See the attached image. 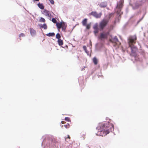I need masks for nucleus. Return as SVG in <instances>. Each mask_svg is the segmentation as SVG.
Listing matches in <instances>:
<instances>
[{"label": "nucleus", "mask_w": 148, "mask_h": 148, "mask_svg": "<svg viewBox=\"0 0 148 148\" xmlns=\"http://www.w3.org/2000/svg\"><path fill=\"white\" fill-rule=\"evenodd\" d=\"M110 125L111 127L110 128V129H106L107 126H105L104 124H99L97 128V129L98 130V132L96 134L99 136H104L107 134H108L110 131H112L114 130L113 125L111 124Z\"/></svg>", "instance_id": "f257e3e1"}, {"label": "nucleus", "mask_w": 148, "mask_h": 148, "mask_svg": "<svg viewBox=\"0 0 148 148\" xmlns=\"http://www.w3.org/2000/svg\"><path fill=\"white\" fill-rule=\"evenodd\" d=\"M136 36H135L130 37L128 39V43L129 47L131 48V52L132 53H135L137 50L136 47L134 45V44L136 42Z\"/></svg>", "instance_id": "f03ea898"}, {"label": "nucleus", "mask_w": 148, "mask_h": 148, "mask_svg": "<svg viewBox=\"0 0 148 148\" xmlns=\"http://www.w3.org/2000/svg\"><path fill=\"white\" fill-rule=\"evenodd\" d=\"M112 15V14H111L108 17V18H104L100 23L99 27L101 29H103L104 27L107 25L108 22V18H110Z\"/></svg>", "instance_id": "7ed1b4c3"}, {"label": "nucleus", "mask_w": 148, "mask_h": 148, "mask_svg": "<svg viewBox=\"0 0 148 148\" xmlns=\"http://www.w3.org/2000/svg\"><path fill=\"white\" fill-rule=\"evenodd\" d=\"M112 15V14H111L108 17V18H104L100 23L99 27L101 29H103L104 27L107 25L108 22V18H110Z\"/></svg>", "instance_id": "20e7f679"}, {"label": "nucleus", "mask_w": 148, "mask_h": 148, "mask_svg": "<svg viewBox=\"0 0 148 148\" xmlns=\"http://www.w3.org/2000/svg\"><path fill=\"white\" fill-rule=\"evenodd\" d=\"M122 6L123 2H121L118 3L116 8V12L119 16H120L122 13V12H121V8L122 7Z\"/></svg>", "instance_id": "39448f33"}, {"label": "nucleus", "mask_w": 148, "mask_h": 148, "mask_svg": "<svg viewBox=\"0 0 148 148\" xmlns=\"http://www.w3.org/2000/svg\"><path fill=\"white\" fill-rule=\"evenodd\" d=\"M108 34L109 32H103L101 33L100 36L99 37V39L101 40L106 39Z\"/></svg>", "instance_id": "423d86ee"}, {"label": "nucleus", "mask_w": 148, "mask_h": 148, "mask_svg": "<svg viewBox=\"0 0 148 148\" xmlns=\"http://www.w3.org/2000/svg\"><path fill=\"white\" fill-rule=\"evenodd\" d=\"M89 14L93 16L96 18H99L101 15V13L97 14L96 12H92L91 13H90Z\"/></svg>", "instance_id": "0eeeda50"}, {"label": "nucleus", "mask_w": 148, "mask_h": 148, "mask_svg": "<svg viewBox=\"0 0 148 148\" xmlns=\"http://www.w3.org/2000/svg\"><path fill=\"white\" fill-rule=\"evenodd\" d=\"M42 13L48 17H50L51 15V13L50 12L45 10H44L42 11Z\"/></svg>", "instance_id": "6e6552de"}, {"label": "nucleus", "mask_w": 148, "mask_h": 148, "mask_svg": "<svg viewBox=\"0 0 148 148\" xmlns=\"http://www.w3.org/2000/svg\"><path fill=\"white\" fill-rule=\"evenodd\" d=\"M110 41L112 42L117 43L118 42V40L116 37L115 36L110 39Z\"/></svg>", "instance_id": "1a4fd4ad"}, {"label": "nucleus", "mask_w": 148, "mask_h": 148, "mask_svg": "<svg viewBox=\"0 0 148 148\" xmlns=\"http://www.w3.org/2000/svg\"><path fill=\"white\" fill-rule=\"evenodd\" d=\"M30 31L31 34L32 36H34L36 34V31L32 28L30 29Z\"/></svg>", "instance_id": "9d476101"}, {"label": "nucleus", "mask_w": 148, "mask_h": 148, "mask_svg": "<svg viewBox=\"0 0 148 148\" xmlns=\"http://www.w3.org/2000/svg\"><path fill=\"white\" fill-rule=\"evenodd\" d=\"M66 26V24L64 22H62V27L63 30L64 31Z\"/></svg>", "instance_id": "9b49d317"}, {"label": "nucleus", "mask_w": 148, "mask_h": 148, "mask_svg": "<svg viewBox=\"0 0 148 148\" xmlns=\"http://www.w3.org/2000/svg\"><path fill=\"white\" fill-rule=\"evenodd\" d=\"M37 5L39 8L41 9H43L44 8V6L42 3H39Z\"/></svg>", "instance_id": "f8f14e48"}, {"label": "nucleus", "mask_w": 148, "mask_h": 148, "mask_svg": "<svg viewBox=\"0 0 148 148\" xmlns=\"http://www.w3.org/2000/svg\"><path fill=\"white\" fill-rule=\"evenodd\" d=\"M107 4L106 2H102L100 4V6L101 7H104L106 6Z\"/></svg>", "instance_id": "ddd939ff"}, {"label": "nucleus", "mask_w": 148, "mask_h": 148, "mask_svg": "<svg viewBox=\"0 0 148 148\" xmlns=\"http://www.w3.org/2000/svg\"><path fill=\"white\" fill-rule=\"evenodd\" d=\"M58 28L59 29L62 27V22L60 23H57L56 24Z\"/></svg>", "instance_id": "4468645a"}, {"label": "nucleus", "mask_w": 148, "mask_h": 148, "mask_svg": "<svg viewBox=\"0 0 148 148\" xmlns=\"http://www.w3.org/2000/svg\"><path fill=\"white\" fill-rule=\"evenodd\" d=\"M40 27L42 28H43L44 29H46L47 28V26L46 24H44L43 25L40 24Z\"/></svg>", "instance_id": "2eb2a0df"}, {"label": "nucleus", "mask_w": 148, "mask_h": 148, "mask_svg": "<svg viewBox=\"0 0 148 148\" xmlns=\"http://www.w3.org/2000/svg\"><path fill=\"white\" fill-rule=\"evenodd\" d=\"M58 42L60 46L62 45L63 44V41L61 39H59L58 41Z\"/></svg>", "instance_id": "dca6fc26"}, {"label": "nucleus", "mask_w": 148, "mask_h": 148, "mask_svg": "<svg viewBox=\"0 0 148 148\" xmlns=\"http://www.w3.org/2000/svg\"><path fill=\"white\" fill-rule=\"evenodd\" d=\"M87 22V19H85L84 20L82 21V23L83 25L84 26H86V24Z\"/></svg>", "instance_id": "f3484780"}, {"label": "nucleus", "mask_w": 148, "mask_h": 148, "mask_svg": "<svg viewBox=\"0 0 148 148\" xmlns=\"http://www.w3.org/2000/svg\"><path fill=\"white\" fill-rule=\"evenodd\" d=\"M47 36H53L55 35V34L54 33H49L46 34Z\"/></svg>", "instance_id": "a211bd4d"}, {"label": "nucleus", "mask_w": 148, "mask_h": 148, "mask_svg": "<svg viewBox=\"0 0 148 148\" xmlns=\"http://www.w3.org/2000/svg\"><path fill=\"white\" fill-rule=\"evenodd\" d=\"M93 61L95 64H97V60L95 58H93Z\"/></svg>", "instance_id": "6ab92c4d"}, {"label": "nucleus", "mask_w": 148, "mask_h": 148, "mask_svg": "<svg viewBox=\"0 0 148 148\" xmlns=\"http://www.w3.org/2000/svg\"><path fill=\"white\" fill-rule=\"evenodd\" d=\"M39 21L41 22H45V19L42 17H41L39 19Z\"/></svg>", "instance_id": "aec40b11"}, {"label": "nucleus", "mask_w": 148, "mask_h": 148, "mask_svg": "<svg viewBox=\"0 0 148 148\" xmlns=\"http://www.w3.org/2000/svg\"><path fill=\"white\" fill-rule=\"evenodd\" d=\"M91 23L88 24L87 25H86V28L87 29H89L90 28L91 26Z\"/></svg>", "instance_id": "412c9836"}, {"label": "nucleus", "mask_w": 148, "mask_h": 148, "mask_svg": "<svg viewBox=\"0 0 148 148\" xmlns=\"http://www.w3.org/2000/svg\"><path fill=\"white\" fill-rule=\"evenodd\" d=\"M93 28L94 29H98V24L97 23L95 24L93 26Z\"/></svg>", "instance_id": "4be33fe9"}, {"label": "nucleus", "mask_w": 148, "mask_h": 148, "mask_svg": "<svg viewBox=\"0 0 148 148\" xmlns=\"http://www.w3.org/2000/svg\"><path fill=\"white\" fill-rule=\"evenodd\" d=\"M61 36L60 35V34L59 33H58L56 34V38L58 39H60V38Z\"/></svg>", "instance_id": "5701e85b"}, {"label": "nucleus", "mask_w": 148, "mask_h": 148, "mask_svg": "<svg viewBox=\"0 0 148 148\" xmlns=\"http://www.w3.org/2000/svg\"><path fill=\"white\" fill-rule=\"evenodd\" d=\"M83 48L85 50V52L88 55V52L86 49V46H83Z\"/></svg>", "instance_id": "b1692460"}, {"label": "nucleus", "mask_w": 148, "mask_h": 148, "mask_svg": "<svg viewBox=\"0 0 148 148\" xmlns=\"http://www.w3.org/2000/svg\"><path fill=\"white\" fill-rule=\"evenodd\" d=\"M52 21L54 23H56L57 22L56 20L54 18H53L52 19Z\"/></svg>", "instance_id": "393cba45"}, {"label": "nucleus", "mask_w": 148, "mask_h": 148, "mask_svg": "<svg viewBox=\"0 0 148 148\" xmlns=\"http://www.w3.org/2000/svg\"><path fill=\"white\" fill-rule=\"evenodd\" d=\"M49 1L52 4H54V1L53 0H49Z\"/></svg>", "instance_id": "a878e982"}, {"label": "nucleus", "mask_w": 148, "mask_h": 148, "mask_svg": "<svg viewBox=\"0 0 148 148\" xmlns=\"http://www.w3.org/2000/svg\"><path fill=\"white\" fill-rule=\"evenodd\" d=\"M94 33L95 34L97 33L98 32V29H94Z\"/></svg>", "instance_id": "bb28decb"}, {"label": "nucleus", "mask_w": 148, "mask_h": 148, "mask_svg": "<svg viewBox=\"0 0 148 148\" xmlns=\"http://www.w3.org/2000/svg\"><path fill=\"white\" fill-rule=\"evenodd\" d=\"M25 36V35L23 33H21V34L19 35V37H23L24 36Z\"/></svg>", "instance_id": "cd10ccee"}, {"label": "nucleus", "mask_w": 148, "mask_h": 148, "mask_svg": "<svg viewBox=\"0 0 148 148\" xmlns=\"http://www.w3.org/2000/svg\"><path fill=\"white\" fill-rule=\"evenodd\" d=\"M65 120L66 121H70L69 118V117H66Z\"/></svg>", "instance_id": "c85d7f7f"}, {"label": "nucleus", "mask_w": 148, "mask_h": 148, "mask_svg": "<svg viewBox=\"0 0 148 148\" xmlns=\"http://www.w3.org/2000/svg\"><path fill=\"white\" fill-rule=\"evenodd\" d=\"M64 126L65 127L67 128H69V127H67V125H64Z\"/></svg>", "instance_id": "c756f323"}, {"label": "nucleus", "mask_w": 148, "mask_h": 148, "mask_svg": "<svg viewBox=\"0 0 148 148\" xmlns=\"http://www.w3.org/2000/svg\"><path fill=\"white\" fill-rule=\"evenodd\" d=\"M90 46L91 47V46H92L91 42L90 40Z\"/></svg>", "instance_id": "7c9ffc66"}, {"label": "nucleus", "mask_w": 148, "mask_h": 148, "mask_svg": "<svg viewBox=\"0 0 148 148\" xmlns=\"http://www.w3.org/2000/svg\"><path fill=\"white\" fill-rule=\"evenodd\" d=\"M64 122V121H62V124H63V123H63Z\"/></svg>", "instance_id": "2f4dec72"}, {"label": "nucleus", "mask_w": 148, "mask_h": 148, "mask_svg": "<svg viewBox=\"0 0 148 148\" xmlns=\"http://www.w3.org/2000/svg\"><path fill=\"white\" fill-rule=\"evenodd\" d=\"M68 136L67 138H69V135H68Z\"/></svg>", "instance_id": "473e14b6"}, {"label": "nucleus", "mask_w": 148, "mask_h": 148, "mask_svg": "<svg viewBox=\"0 0 148 148\" xmlns=\"http://www.w3.org/2000/svg\"><path fill=\"white\" fill-rule=\"evenodd\" d=\"M138 7V6H136L135 7V8H136Z\"/></svg>", "instance_id": "72a5a7b5"}, {"label": "nucleus", "mask_w": 148, "mask_h": 148, "mask_svg": "<svg viewBox=\"0 0 148 148\" xmlns=\"http://www.w3.org/2000/svg\"><path fill=\"white\" fill-rule=\"evenodd\" d=\"M68 126H69V125H68Z\"/></svg>", "instance_id": "f704fd0d"}]
</instances>
